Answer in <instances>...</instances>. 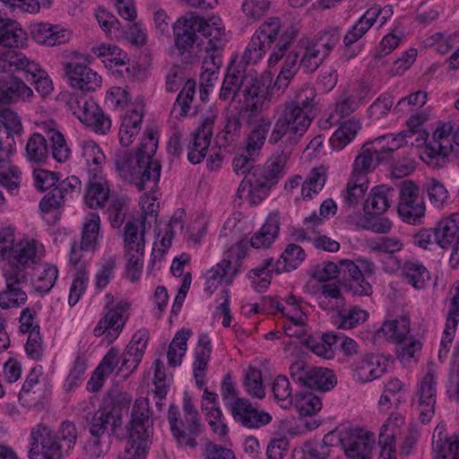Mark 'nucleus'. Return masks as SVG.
<instances>
[{
	"label": "nucleus",
	"mask_w": 459,
	"mask_h": 459,
	"mask_svg": "<svg viewBox=\"0 0 459 459\" xmlns=\"http://www.w3.org/2000/svg\"><path fill=\"white\" fill-rule=\"evenodd\" d=\"M315 99L316 91L313 87H302L293 100L277 107V118L273 126L279 129L278 133H289L294 138L302 139L312 122L310 113L315 106Z\"/></svg>",
	"instance_id": "nucleus-1"
},
{
	"label": "nucleus",
	"mask_w": 459,
	"mask_h": 459,
	"mask_svg": "<svg viewBox=\"0 0 459 459\" xmlns=\"http://www.w3.org/2000/svg\"><path fill=\"white\" fill-rule=\"evenodd\" d=\"M128 434L120 459H146L153 434L152 411L147 398L134 401L131 411Z\"/></svg>",
	"instance_id": "nucleus-2"
},
{
	"label": "nucleus",
	"mask_w": 459,
	"mask_h": 459,
	"mask_svg": "<svg viewBox=\"0 0 459 459\" xmlns=\"http://www.w3.org/2000/svg\"><path fill=\"white\" fill-rule=\"evenodd\" d=\"M279 129L273 126L268 138V143L275 145L281 143L267 159L263 166H256L253 169L254 177H257L265 184L276 186L288 171V162L292 154L293 149L297 146L301 138L292 136L289 133H278Z\"/></svg>",
	"instance_id": "nucleus-3"
},
{
	"label": "nucleus",
	"mask_w": 459,
	"mask_h": 459,
	"mask_svg": "<svg viewBox=\"0 0 459 459\" xmlns=\"http://www.w3.org/2000/svg\"><path fill=\"white\" fill-rule=\"evenodd\" d=\"M406 134H385L363 144L353 162L352 175L367 178L379 164L394 160V152L402 148Z\"/></svg>",
	"instance_id": "nucleus-4"
},
{
	"label": "nucleus",
	"mask_w": 459,
	"mask_h": 459,
	"mask_svg": "<svg viewBox=\"0 0 459 459\" xmlns=\"http://www.w3.org/2000/svg\"><path fill=\"white\" fill-rule=\"evenodd\" d=\"M40 129L46 134H32L26 143L25 152L27 160L35 164L44 163L49 156V149L47 138L51 143V155L58 162H65L70 157L71 151L67 146L63 134L56 128L55 121L49 120L40 126Z\"/></svg>",
	"instance_id": "nucleus-5"
},
{
	"label": "nucleus",
	"mask_w": 459,
	"mask_h": 459,
	"mask_svg": "<svg viewBox=\"0 0 459 459\" xmlns=\"http://www.w3.org/2000/svg\"><path fill=\"white\" fill-rule=\"evenodd\" d=\"M305 257L306 254L301 247L289 244L277 262L274 263L273 258L265 259L260 265L250 270L247 276L251 280L254 289L258 292H263L269 287L273 273L279 274L282 272L293 271L304 261Z\"/></svg>",
	"instance_id": "nucleus-6"
},
{
	"label": "nucleus",
	"mask_w": 459,
	"mask_h": 459,
	"mask_svg": "<svg viewBox=\"0 0 459 459\" xmlns=\"http://www.w3.org/2000/svg\"><path fill=\"white\" fill-rule=\"evenodd\" d=\"M158 148V139L153 132H147L136 152V171L133 184L139 191H156L160 178L161 164L153 159Z\"/></svg>",
	"instance_id": "nucleus-7"
},
{
	"label": "nucleus",
	"mask_w": 459,
	"mask_h": 459,
	"mask_svg": "<svg viewBox=\"0 0 459 459\" xmlns=\"http://www.w3.org/2000/svg\"><path fill=\"white\" fill-rule=\"evenodd\" d=\"M281 22L279 17H270L264 21L253 34L261 41L271 48L276 42L273 52L268 58V65L275 66L279 61L285 56L287 49L293 40L298 37L299 30L296 25L291 24L287 27L281 34Z\"/></svg>",
	"instance_id": "nucleus-8"
},
{
	"label": "nucleus",
	"mask_w": 459,
	"mask_h": 459,
	"mask_svg": "<svg viewBox=\"0 0 459 459\" xmlns=\"http://www.w3.org/2000/svg\"><path fill=\"white\" fill-rule=\"evenodd\" d=\"M69 110L89 129L99 134H107L112 126L111 119L91 98L74 94L66 101Z\"/></svg>",
	"instance_id": "nucleus-9"
},
{
	"label": "nucleus",
	"mask_w": 459,
	"mask_h": 459,
	"mask_svg": "<svg viewBox=\"0 0 459 459\" xmlns=\"http://www.w3.org/2000/svg\"><path fill=\"white\" fill-rule=\"evenodd\" d=\"M450 135H452L454 143L459 146V124L449 121L438 125L433 133L432 141L426 143L420 153L421 160L435 169L444 167L452 148L451 143L448 146L444 142H448L447 138Z\"/></svg>",
	"instance_id": "nucleus-10"
},
{
	"label": "nucleus",
	"mask_w": 459,
	"mask_h": 459,
	"mask_svg": "<svg viewBox=\"0 0 459 459\" xmlns=\"http://www.w3.org/2000/svg\"><path fill=\"white\" fill-rule=\"evenodd\" d=\"M106 299L108 302L105 313L94 327L93 334L96 337L104 336L105 341L110 344L118 338L123 331L129 317L131 303L127 300H120L111 306L114 297L111 294H107Z\"/></svg>",
	"instance_id": "nucleus-11"
},
{
	"label": "nucleus",
	"mask_w": 459,
	"mask_h": 459,
	"mask_svg": "<svg viewBox=\"0 0 459 459\" xmlns=\"http://www.w3.org/2000/svg\"><path fill=\"white\" fill-rule=\"evenodd\" d=\"M204 24V19L193 13L179 17L174 22V43L183 61L187 63L194 57L199 46L200 29Z\"/></svg>",
	"instance_id": "nucleus-12"
},
{
	"label": "nucleus",
	"mask_w": 459,
	"mask_h": 459,
	"mask_svg": "<svg viewBox=\"0 0 459 459\" xmlns=\"http://www.w3.org/2000/svg\"><path fill=\"white\" fill-rule=\"evenodd\" d=\"M289 370L293 381L309 391L326 392L333 389L337 383L333 370L311 366L301 359L292 362Z\"/></svg>",
	"instance_id": "nucleus-13"
},
{
	"label": "nucleus",
	"mask_w": 459,
	"mask_h": 459,
	"mask_svg": "<svg viewBox=\"0 0 459 459\" xmlns=\"http://www.w3.org/2000/svg\"><path fill=\"white\" fill-rule=\"evenodd\" d=\"M129 401L112 399L109 403L100 408L93 414L86 417L87 427L91 436L108 437V427L111 434H115L123 422V411H127Z\"/></svg>",
	"instance_id": "nucleus-14"
},
{
	"label": "nucleus",
	"mask_w": 459,
	"mask_h": 459,
	"mask_svg": "<svg viewBox=\"0 0 459 459\" xmlns=\"http://www.w3.org/2000/svg\"><path fill=\"white\" fill-rule=\"evenodd\" d=\"M426 207L420 195V188L411 181H404L399 187L397 212L401 220L411 225L421 223Z\"/></svg>",
	"instance_id": "nucleus-15"
},
{
	"label": "nucleus",
	"mask_w": 459,
	"mask_h": 459,
	"mask_svg": "<svg viewBox=\"0 0 459 459\" xmlns=\"http://www.w3.org/2000/svg\"><path fill=\"white\" fill-rule=\"evenodd\" d=\"M64 446L58 437L45 424H39L30 431V459H62Z\"/></svg>",
	"instance_id": "nucleus-16"
},
{
	"label": "nucleus",
	"mask_w": 459,
	"mask_h": 459,
	"mask_svg": "<svg viewBox=\"0 0 459 459\" xmlns=\"http://www.w3.org/2000/svg\"><path fill=\"white\" fill-rule=\"evenodd\" d=\"M44 253V247L34 239H22L15 244L6 258L7 268L4 272L27 274V270L39 264Z\"/></svg>",
	"instance_id": "nucleus-17"
},
{
	"label": "nucleus",
	"mask_w": 459,
	"mask_h": 459,
	"mask_svg": "<svg viewBox=\"0 0 459 459\" xmlns=\"http://www.w3.org/2000/svg\"><path fill=\"white\" fill-rule=\"evenodd\" d=\"M168 421L171 435L179 446L196 447V438L203 431L201 419L181 418L178 408L171 404L168 411Z\"/></svg>",
	"instance_id": "nucleus-18"
},
{
	"label": "nucleus",
	"mask_w": 459,
	"mask_h": 459,
	"mask_svg": "<svg viewBox=\"0 0 459 459\" xmlns=\"http://www.w3.org/2000/svg\"><path fill=\"white\" fill-rule=\"evenodd\" d=\"M243 74L241 93L245 98V102L251 106L253 111L267 108L273 101L268 86L258 76L255 70L247 69L244 65Z\"/></svg>",
	"instance_id": "nucleus-19"
},
{
	"label": "nucleus",
	"mask_w": 459,
	"mask_h": 459,
	"mask_svg": "<svg viewBox=\"0 0 459 459\" xmlns=\"http://www.w3.org/2000/svg\"><path fill=\"white\" fill-rule=\"evenodd\" d=\"M436 367L435 362H429L427 373L420 383L418 410L420 420L424 424L429 423L435 413L437 377Z\"/></svg>",
	"instance_id": "nucleus-20"
},
{
	"label": "nucleus",
	"mask_w": 459,
	"mask_h": 459,
	"mask_svg": "<svg viewBox=\"0 0 459 459\" xmlns=\"http://www.w3.org/2000/svg\"><path fill=\"white\" fill-rule=\"evenodd\" d=\"M229 411L236 423L248 429L263 428L273 420L269 412L255 407L247 398L238 399Z\"/></svg>",
	"instance_id": "nucleus-21"
},
{
	"label": "nucleus",
	"mask_w": 459,
	"mask_h": 459,
	"mask_svg": "<svg viewBox=\"0 0 459 459\" xmlns=\"http://www.w3.org/2000/svg\"><path fill=\"white\" fill-rule=\"evenodd\" d=\"M214 117H205L201 126L192 134L187 146V160L195 165L201 163L207 154L212 135Z\"/></svg>",
	"instance_id": "nucleus-22"
},
{
	"label": "nucleus",
	"mask_w": 459,
	"mask_h": 459,
	"mask_svg": "<svg viewBox=\"0 0 459 459\" xmlns=\"http://www.w3.org/2000/svg\"><path fill=\"white\" fill-rule=\"evenodd\" d=\"M84 202L91 209L103 207L109 198L110 187L106 176L100 168L89 169Z\"/></svg>",
	"instance_id": "nucleus-23"
},
{
	"label": "nucleus",
	"mask_w": 459,
	"mask_h": 459,
	"mask_svg": "<svg viewBox=\"0 0 459 459\" xmlns=\"http://www.w3.org/2000/svg\"><path fill=\"white\" fill-rule=\"evenodd\" d=\"M49 393L43 378L42 367H34L27 376L19 393V401L27 406L41 402Z\"/></svg>",
	"instance_id": "nucleus-24"
},
{
	"label": "nucleus",
	"mask_w": 459,
	"mask_h": 459,
	"mask_svg": "<svg viewBox=\"0 0 459 459\" xmlns=\"http://www.w3.org/2000/svg\"><path fill=\"white\" fill-rule=\"evenodd\" d=\"M6 288L0 292V307L3 309L20 307L27 301V294L22 290L21 285L27 283V274L13 272L4 273Z\"/></svg>",
	"instance_id": "nucleus-25"
},
{
	"label": "nucleus",
	"mask_w": 459,
	"mask_h": 459,
	"mask_svg": "<svg viewBox=\"0 0 459 459\" xmlns=\"http://www.w3.org/2000/svg\"><path fill=\"white\" fill-rule=\"evenodd\" d=\"M70 85L82 91H94L101 85V77L85 65L70 62L65 66Z\"/></svg>",
	"instance_id": "nucleus-26"
},
{
	"label": "nucleus",
	"mask_w": 459,
	"mask_h": 459,
	"mask_svg": "<svg viewBox=\"0 0 459 459\" xmlns=\"http://www.w3.org/2000/svg\"><path fill=\"white\" fill-rule=\"evenodd\" d=\"M149 341V331L146 328L138 330L127 344L123 355L120 370L132 373L140 364Z\"/></svg>",
	"instance_id": "nucleus-27"
},
{
	"label": "nucleus",
	"mask_w": 459,
	"mask_h": 459,
	"mask_svg": "<svg viewBox=\"0 0 459 459\" xmlns=\"http://www.w3.org/2000/svg\"><path fill=\"white\" fill-rule=\"evenodd\" d=\"M340 284L353 296H370L371 284L366 280L360 268L353 262L344 264Z\"/></svg>",
	"instance_id": "nucleus-28"
},
{
	"label": "nucleus",
	"mask_w": 459,
	"mask_h": 459,
	"mask_svg": "<svg viewBox=\"0 0 459 459\" xmlns=\"http://www.w3.org/2000/svg\"><path fill=\"white\" fill-rule=\"evenodd\" d=\"M387 360L379 355L364 356L353 367V378L359 383L371 382L381 377L386 372Z\"/></svg>",
	"instance_id": "nucleus-29"
},
{
	"label": "nucleus",
	"mask_w": 459,
	"mask_h": 459,
	"mask_svg": "<svg viewBox=\"0 0 459 459\" xmlns=\"http://www.w3.org/2000/svg\"><path fill=\"white\" fill-rule=\"evenodd\" d=\"M444 424H438L433 434V459H459V436L444 437Z\"/></svg>",
	"instance_id": "nucleus-30"
},
{
	"label": "nucleus",
	"mask_w": 459,
	"mask_h": 459,
	"mask_svg": "<svg viewBox=\"0 0 459 459\" xmlns=\"http://www.w3.org/2000/svg\"><path fill=\"white\" fill-rule=\"evenodd\" d=\"M32 39L40 45L54 47L66 43L70 39V32L58 25L39 22L30 26Z\"/></svg>",
	"instance_id": "nucleus-31"
},
{
	"label": "nucleus",
	"mask_w": 459,
	"mask_h": 459,
	"mask_svg": "<svg viewBox=\"0 0 459 459\" xmlns=\"http://www.w3.org/2000/svg\"><path fill=\"white\" fill-rule=\"evenodd\" d=\"M434 241L443 249L459 244V212L438 221L434 227Z\"/></svg>",
	"instance_id": "nucleus-32"
},
{
	"label": "nucleus",
	"mask_w": 459,
	"mask_h": 459,
	"mask_svg": "<svg viewBox=\"0 0 459 459\" xmlns=\"http://www.w3.org/2000/svg\"><path fill=\"white\" fill-rule=\"evenodd\" d=\"M395 197V189L385 185L373 187L368 194L363 210L367 214L380 215L385 213Z\"/></svg>",
	"instance_id": "nucleus-33"
},
{
	"label": "nucleus",
	"mask_w": 459,
	"mask_h": 459,
	"mask_svg": "<svg viewBox=\"0 0 459 459\" xmlns=\"http://www.w3.org/2000/svg\"><path fill=\"white\" fill-rule=\"evenodd\" d=\"M143 105L138 104L130 109L122 118L118 136L121 145L129 146L142 128Z\"/></svg>",
	"instance_id": "nucleus-34"
},
{
	"label": "nucleus",
	"mask_w": 459,
	"mask_h": 459,
	"mask_svg": "<svg viewBox=\"0 0 459 459\" xmlns=\"http://www.w3.org/2000/svg\"><path fill=\"white\" fill-rule=\"evenodd\" d=\"M295 50L299 56V65L306 73H314L325 60L308 37L300 38Z\"/></svg>",
	"instance_id": "nucleus-35"
},
{
	"label": "nucleus",
	"mask_w": 459,
	"mask_h": 459,
	"mask_svg": "<svg viewBox=\"0 0 459 459\" xmlns=\"http://www.w3.org/2000/svg\"><path fill=\"white\" fill-rule=\"evenodd\" d=\"M237 274V270L230 266V262L223 258L207 272L205 291L211 295L220 284H231Z\"/></svg>",
	"instance_id": "nucleus-36"
},
{
	"label": "nucleus",
	"mask_w": 459,
	"mask_h": 459,
	"mask_svg": "<svg viewBox=\"0 0 459 459\" xmlns=\"http://www.w3.org/2000/svg\"><path fill=\"white\" fill-rule=\"evenodd\" d=\"M244 65L231 63L227 69V74L221 84L219 98L221 100L232 101L238 92H241Z\"/></svg>",
	"instance_id": "nucleus-37"
},
{
	"label": "nucleus",
	"mask_w": 459,
	"mask_h": 459,
	"mask_svg": "<svg viewBox=\"0 0 459 459\" xmlns=\"http://www.w3.org/2000/svg\"><path fill=\"white\" fill-rule=\"evenodd\" d=\"M453 296L450 299L449 309L446 316V326L440 342V346L445 348L451 347L454 341L459 322V281L453 285Z\"/></svg>",
	"instance_id": "nucleus-38"
},
{
	"label": "nucleus",
	"mask_w": 459,
	"mask_h": 459,
	"mask_svg": "<svg viewBox=\"0 0 459 459\" xmlns=\"http://www.w3.org/2000/svg\"><path fill=\"white\" fill-rule=\"evenodd\" d=\"M200 35L207 40L204 47L206 51H221L228 42L225 27L220 19L210 21L204 19V24L200 29Z\"/></svg>",
	"instance_id": "nucleus-39"
},
{
	"label": "nucleus",
	"mask_w": 459,
	"mask_h": 459,
	"mask_svg": "<svg viewBox=\"0 0 459 459\" xmlns=\"http://www.w3.org/2000/svg\"><path fill=\"white\" fill-rule=\"evenodd\" d=\"M271 126L272 123L270 120H262L259 124L255 125L247 135L242 151L248 153L249 159H257L259 157Z\"/></svg>",
	"instance_id": "nucleus-40"
},
{
	"label": "nucleus",
	"mask_w": 459,
	"mask_h": 459,
	"mask_svg": "<svg viewBox=\"0 0 459 459\" xmlns=\"http://www.w3.org/2000/svg\"><path fill=\"white\" fill-rule=\"evenodd\" d=\"M100 217L98 212H90L84 219L80 249L94 252L99 247Z\"/></svg>",
	"instance_id": "nucleus-41"
},
{
	"label": "nucleus",
	"mask_w": 459,
	"mask_h": 459,
	"mask_svg": "<svg viewBox=\"0 0 459 459\" xmlns=\"http://www.w3.org/2000/svg\"><path fill=\"white\" fill-rule=\"evenodd\" d=\"M280 231V216L270 213L262 228L250 238V245L255 248L268 247L278 237Z\"/></svg>",
	"instance_id": "nucleus-42"
},
{
	"label": "nucleus",
	"mask_w": 459,
	"mask_h": 459,
	"mask_svg": "<svg viewBox=\"0 0 459 459\" xmlns=\"http://www.w3.org/2000/svg\"><path fill=\"white\" fill-rule=\"evenodd\" d=\"M404 384L396 377L389 378L384 385V391L378 401L381 411H388L392 408H398L403 400Z\"/></svg>",
	"instance_id": "nucleus-43"
},
{
	"label": "nucleus",
	"mask_w": 459,
	"mask_h": 459,
	"mask_svg": "<svg viewBox=\"0 0 459 459\" xmlns=\"http://www.w3.org/2000/svg\"><path fill=\"white\" fill-rule=\"evenodd\" d=\"M402 275L404 281L416 290L424 289L430 274L425 265L418 260H407L402 266Z\"/></svg>",
	"instance_id": "nucleus-44"
},
{
	"label": "nucleus",
	"mask_w": 459,
	"mask_h": 459,
	"mask_svg": "<svg viewBox=\"0 0 459 459\" xmlns=\"http://www.w3.org/2000/svg\"><path fill=\"white\" fill-rule=\"evenodd\" d=\"M374 444V435L369 433L358 436L352 435L346 442L342 441L344 454L350 459L370 455Z\"/></svg>",
	"instance_id": "nucleus-45"
},
{
	"label": "nucleus",
	"mask_w": 459,
	"mask_h": 459,
	"mask_svg": "<svg viewBox=\"0 0 459 459\" xmlns=\"http://www.w3.org/2000/svg\"><path fill=\"white\" fill-rule=\"evenodd\" d=\"M27 40L26 32L20 24L7 19L0 24V45L11 48H22Z\"/></svg>",
	"instance_id": "nucleus-46"
},
{
	"label": "nucleus",
	"mask_w": 459,
	"mask_h": 459,
	"mask_svg": "<svg viewBox=\"0 0 459 459\" xmlns=\"http://www.w3.org/2000/svg\"><path fill=\"white\" fill-rule=\"evenodd\" d=\"M342 38V30L338 26H330L318 31L310 39L319 50L321 56L326 59L333 49L339 44Z\"/></svg>",
	"instance_id": "nucleus-47"
},
{
	"label": "nucleus",
	"mask_w": 459,
	"mask_h": 459,
	"mask_svg": "<svg viewBox=\"0 0 459 459\" xmlns=\"http://www.w3.org/2000/svg\"><path fill=\"white\" fill-rule=\"evenodd\" d=\"M410 329V319L406 316H402L398 319L385 321L381 328L377 332V335L380 336L382 334L388 342L402 343L406 335H408Z\"/></svg>",
	"instance_id": "nucleus-48"
},
{
	"label": "nucleus",
	"mask_w": 459,
	"mask_h": 459,
	"mask_svg": "<svg viewBox=\"0 0 459 459\" xmlns=\"http://www.w3.org/2000/svg\"><path fill=\"white\" fill-rule=\"evenodd\" d=\"M339 335L324 333L320 336H308L306 340V346L316 355L332 359L333 357V346L338 342Z\"/></svg>",
	"instance_id": "nucleus-49"
},
{
	"label": "nucleus",
	"mask_w": 459,
	"mask_h": 459,
	"mask_svg": "<svg viewBox=\"0 0 459 459\" xmlns=\"http://www.w3.org/2000/svg\"><path fill=\"white\" fill-rule=\"evenodd\" d=\"M114 165L118 176L131 184L136 171V155L127 150H119L114 155Z\"/></svg>",
	"instance_id": "nucleus-50"
},
{
	"label": "nucleus",
	"mask_w": 459,
	"mask_h": 459,
	"mask_svg": "<svg viewBox=\"0 0 459 459\" xmlns=\"http://www.w3.org/2000/svg\"><path fill=\"white\" fill-rule=\"evenodd\" d=\"M192 334L189 329H181L174 336L167 352L168 363L171 367L181 364L182 357L186 351V342Z\"/></svg>",
	"instance_id": "nucleus-51"
},
{
	"label": "nucleus",
	"mask_w": 459,
	"mask_h": 459,
	"mask_svg": "<svg viewBox=\"0 0 459 459\" xmlns=\"http://www.w3.org/2000/svg\"><path fill=\"white\" fill-rule=\"evenodd\" d=\"M359 128V123L354 119L344 122L330 138L333 149L342 150L356 136Z\"/></svg>",
	"instance_id": "nucleus-52"
},
{
	"label": "nucleus",
	"mask_w": 459,
	"mask_h": 459,
	"mask_svg": "<svg viewBox=\"0 0 459 459\" xmlns=\"http://www.w3.org/2000/svg\"><path fill=\"white\" fill-rule=\"evenodd\" d=\"M326 180V173L324 167L312 169L307 178L302 183L301 195L304 200L312 199L324 187Z\"/></svg>",
	"instance_id": "nucleus-53"
},
{
	"label": "nucleus",
	"mask_w": 459,
	"mask_h": 459,
	"mask_svg": "<svg viewBox=\"0 0 459 459\" xmlns=\"http://www.w3.org/2000/svg\"><path fill=\"white\" fill-rule=\"evenodd\" d=\"M301 416H312L322 408L321 398L312 391L297 392L293 403Z\"/></svg>",
	"instance_id": "nucleus-54"
},
{
	"label": "nucleus",
	"mask_w": 459,
	"mask_h": 459,
	"mask_svg": "<svg viewBox=\"0 0 459 459\" xmlns=\"http://www.w3.org/2000/svg\"><path fill=\"white\" fill-rule=\"evenodd\" d=\"M273 393L277 403L284 409L290 408L295 399L290 383L287 377L278 376L273 383Z\"/></svg>",
	"instance_id": "nucleus-55"
},
{
	"label": "nucleus",
	"mask_w": 459,
	"mask_h": 459,
	"mask_svg": "<svg viewBox=\"0 0 459 459\" xmlns=\"http://www.w3.org/2000/svg\"><path fill=\"white\" fill-rule=\"evenodd\" d=\"M145 228L140 221H127L125 226V250L144 249Z\"/></svg>",
	"instance_id": "nucleus-56"
},
{
	"label": "nucleus",
	"mask_w": 459,
	"mask_h": 459,
	"mask_svg": "<svg viewBox=\"0 0 459 459\" xmlns=\"http://www.w3.org/2000/svg\"><path fill=\"white\" fill-rule=\"evenodd\" d=\"M91 53L97 57L102 58L104 63L108 62L110 67L125 65L124 57H126V54L115 45L102 43L92 47Z\"/></svg>",
	"instance_id": "nucleus-57"
},
{
	"label": "nucleus",
	"mask_w": 459,
	"mask_h": 459,
	"mask_svg": "<svg viewBox=\"0 0 459 459\" xmlns=\"http://www.w3.org/2000/svg\"><path fill=\"white\" fill-rule=\"evenodd\" d=\"M368 189V178H358L351 174L346 189L342 192V197L344 202L353 206L359 203V201L364 196Z\"/></svg>",
	"instance_id": "nucleus-58"
},
{
	"label": "nucleus",
	"mask_w": 459,
	"mask_h": 459,
	"mask_svg": "<svg viewBox=\"0 0 459 459\" xmlns=\"http://www.w3.org/2000/svg\"><path fill=\"white\" fill-rule=\"evenodd\" d=\"M7 63H8V73H15L22 71L27 75L31 71L36 70V65L38 63L30 57H28L24 53L15 50V49H7Z\"/></svg>",
	"instance_id": "nucleus-59"
},
{
	"label": "nucleus",
	"mask_w": 459,
	"mask_h": 459,
	"mask_svg": "<svg viewBox=\"0 0 459 459\" xmlns=\"http://www.w3.org/2000/svg\"><path fill=\"white\" fill-rule=\"evenodd\" d=\"M4 82L12 104L20 100H30L34 95L33 91L20 77L11 76L9 79H4Z\"/></svg>",
	"instance_id": "nucleus-60"
},
{
	"label": "nucleus",
	"mask_w": 459,
	"mask_h": 459,
	"mask_svg": "<svg viewBox=\"0 0 459 459\" xmlns=\"http://www.w3.org/2000/svg\"><path fill=\"white\" fill-rule=\"evenodd\" d=\"M156 191L153 193L146 192L141 197L140 204L143 210L141 215V221L143 227H146V224L151 227L152 222L157 221L159 212V203H157Z\"/></svg>",
	"instance_id": "nucleus-61"
},
{
	"label": "nucleus",
	"mask_w": 459,
	"mask_h": 459,
	"mask_svg": "<svg viewBox=\"0 0 459 459\" xmlns=\"http://www.w3.org/2000/svg\"><path fill=\"white\" fill-rule=\"evenodd\" d=\"M242 115L236 112L227 116L223 130L221 132L222 138L227 145L236 143L242 133Z\"/></svg>",
	"instance_id": "nucleus-62"
},
{
	"label": "nucleus",
	"mask_w": 459,
	"mask_h": 459,
	"mask_svg": "<svg viewBox=\"0 0 459 459\" xmlns=\"http://www.w3.org/2000/svg\"><path fill=\"white\" fill-rule=\"evenodd\" d=\"M0 130L7 136L21 135L23 126L20 116L11 108H0Z\"/></svg>",
	"instance_id": "nucleus-63"
},
{
	"label": "nucleus",
	"mask_w": 459,
	"mask_h": 459,
	"mask_svg": "<svg viewBox=\"0 0 459 459\" xmlns=\"http://www.w3.org/2000/svg\"><path fill=\"white\" fill-rule=\"evenodd\" d=\"M144 249L136 248L134 251L125 250V256L127 259L126 264V275L131 281L140 279L143 266Z\"/></svg>",
	"instance_id": "nucleus-64"
}]
</instances>
